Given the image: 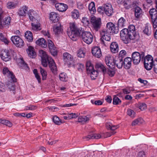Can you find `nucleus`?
I'll list each match as a JSON object with an SVG mask.
<instances>
[{
  "label": "nucleus",
  "mask_w": 157,
  "mask_h": 157,
  "mask_svg": "<svg viewBox=\"0 0 157 157\" xmlns=\"http://www.w3.org/2000/svg\"><path fill=\"white\" fill-rule=\"evenodd\" d=\"M56 9L60 12L65 11L67 9V5L62 3H56L55 4Z\"/></svg>",
  "instance_id": "obj_13"
},
{
  "label": "nucleus",
  "mask_w": 157,
  "mask_h": 157,
  "mask_svg": "<svg viewBox=\"0 0 157 157\" xmlns=\"http://www.w3.org/2000/svg\"><path fill=\"white\" fill-rule=\"evenodd\" d=\"M102 30L113 34H117L119 32L118 28L115 27V25L112 22L108 23L106 25V29H103Z\"/></svg>",
  "instance_id": "obj_4"
},
{
  "label": "nucleus",
  "mask_w": 157,
  "mask_h": 157,
  "mask_svg": "<svg viewBox=\"0 0 157 157\" xmlns=\"http://www.w3.org/2000/svg\"><path fill=\"white\" fill-rule=\"evenodd\" d=\"M73 59L72 56L67 52H65L63 54V59L66 63H68L70 61H72Z\"/></svg>",
  "instance_id": "obj_22"
},
{
  "label": "nucleus",
  "mask_w": 157,
  "mask_h": 157,
  "mask_svg": "<svg viewBox=\"0 0 157 157\" xmlns=\"http://www.w3.org/2000/svg\"><path fill=\"white\" fill-rule=\"evenodd\" d=\"M18 65L22 68L28 71L29 69L27 64L25 62L23 58H18L17 60Z\"/></svg>",
  "instance_id": "obj_15"
},
{
  "label": "nucleus",
  "mask_w": 157,
  "mask_h": 157,
  "mask_svg": "<svg viewBox=\"0 0 157 157\" xmlns=\"http://www.w3.org/2000/svg\"><path fill=\"white\" fill-rule=\"evenodd\" d=\"M72 17L73 18L77 19L79 16V14L78 11L77 10H74L72 12Z\"/></svg>",
  "instance_id": "obj_48"
},
{
  "label": "nucleus",
  "mask_w": 157,
  "mask_h": 157,
  "mask_svg": "<svg viewBox=\"0 0 157 157\" xmlns=\"http://www.w3.org/2000/svg\"><path fill=\"white\" fill-rule=\"evenodd\" d=\"M105 14L109 16H111L113 13L111 5L110 4H105Z\"/></svg>",
  "instance_id": "obj_17"
},
{
  "label": "nucleus",
  "mask_w": 157,
  "mask_h": 157,
  "mask_svg": "<svg viewBox=\"0 0 157 157\" xmlns=\"http://www.w3.org/2000/svg\"><path fill=\"white\" fill-rule=\"evenodd\" d=\"M5 90V86L4 84L0 82V91L4 92Z\"/></svg>",
  "instance_id": "obj_62"
},
{
  "label": "nucleus",
  "mask_w": 157,
  "mask_h": 157,
  "mask_svg": "<svg viewBox=\"0 0 157 157\" xmlns=\"http://www.w3.org/2000/svg\"><path fill=\"white\" fill-rule=\"evenodd\" d=\"M37 106L35 105H30L28 106L25 107V109L27 110H34L36 109Z\"/></svg>",
  "instance_id": "obj_56"
},
{
  "label": "nucleus",
  "mask_w": 157,
  "mask_h": 157,
  "mask_svg": "<svg viewBox=\"0 0 157 157\" xmlns=\"http://www.w3.org/2000/svg\"><path fill=\"white\" fill-rule=\"evenodd\" d=\"M36 43L37 45L44 48H46L47 46V42L43 38L39 39L36 41Z\"/></svg>",
  "instance_id": "obj_23"
},
{
  "label": "nucleus",
  "mask_w": 157,
  "mask_h": 157,
  "mask_svg": "<svg viewBox=\"0 0 157 157\" xmlns=\"http://www.w3.org/2000/svg\"><path fill=\"white\" fill-rule=\"evenodd\" d=\"M151 20L153 28H156L157 27V17L152 18Z\"/></svg>",
  "instance_id": "obj_55"
},
{
  "label": "nucleus",
  "mask_w": 157,
  "mask_h": 157,
  "mask_svg": "<svg viewBox=\"0 0 157 157\" xmlns=\"http://www.w3.org/2000/svg\"><path fill=\"white\" fill-rule=\"evenodd\" d=\"M49 60H50L48 58H41V63L43 66L45 67H46L48 66L47 62H48Z\"/></svg>",
  "instance_id": "obj_45"
},
{
  "label": "nucleus",
  "mask_w": 157,
  "mask_h": 157,
  "mask_svg": "<svg viewBox=\"0 0 157 157\" xmlns=\"http://www.w3.org/2000/svg\"><path fill=\"white\" fill-rule=\"evenodd\" d=\"M126 20L123 17H121L118 21V27H123L125 26Z\"/></svg>",
  "instance_id": "obj_33"
},
{
  "label": "nucleus",
  "mask_w": 157,
  "mask_h": 157,
  "mask_svg": "<svg viewBox=\"0 0 157 157\" xmlns=\"http://www.w3.org/2000/svg\"><path fill=\"white\" fill-rule=\"evenodd\" d=\"M90 119L89 117L86 116L83 117H80L78 119V122H86L89 120Z\"/></svg>",
  "instance_id": "obj_40"
},
{
  "label": "nucleus",
  "mask_w": 157,
  "mask_h": 157,
  "mask_svg": "<svg viewBox=\"0 0 157 157\" xmlns=\"http://www.w3.org/2000/svg\"><path fill=\"white\" fill-rule=\"evenodd\" d=\"M28 8V7L25 6L21 8L19 10L18 13L19 16H25L26 13L25 11H27Z\"/></svg>",
  "instance_id": "obj_30"
},
{
  "label": "nucleus",
  "mask_w": 157,
  "mask_h": 157,
  "mask_svg": "<svg viewBox=\"0 0 157 157\" xmlns=\"http://www.w3.org/2000/svg\"><path fill=\"white\" fill-rule=\"evenodd\" d=\"M2 72L3 74L6 75L9 78H10V80L12 81L13 82H16L17 79L15 77L14 75L12 72L9 71L8 68H4L3 69Z\"/></svg>",
  "instance_id": "obj_7"
},
{
  "label": "nucleus",
  "mask_w": 157,
  "mask_h": 157,
  "mask_svg": "<svg viewBox=\"0 0 157 157\" xmlns=\"http://www.w3.org/2000/svg\"><path fill=\"white\" fill-rule=\"evenodd\" d=\"M85 53L81 49H79L78 51L77 55L78 57L80 58H83L85 56Z\"/></svg>",
  "instance_id": "obj_57"
},
{
  "label": "nucleus",
  "mask_w": 157,
  "mask_h": 157,
  "mask_svg": "<svg viewBox=\"0 0 157 157\" xmlns=\"http://www.w3.org/2000/svg\"><path fill=\"white\" fill-rule=\"evenodd\" d=\"M109 33H107L105 31L101 30L100 32V35L101 38L100 40L101 41V43L104 44L105 46H107V44L105 43L104 40L107 41H109L111 39L110 35Z\"/></svg>",
  "instance_id": "obj_5"
},
{
  "label": "nucleus",
  "mask_w": 157,
  "mask_h": 157,
  "mask_svg": "<svg viewBox=\"0 0 157 157\" xmlns=\"http://www.w3.org/2000/svg\"><path fill=\"white\" fill-rule=\"evenodd\" d=\"M90 22L94 29L96 31H98L101 25V19L99 18L96 19L95 17L92 15L90 17Z\"/></svg>",
  "instance_id": "obj_3"
},
{
  "label": "nucleus",
  "mask_w": 157,
  "mask_h": 157,
  "mask_svg": "<svg viewBox=\"0 0 157 157\" xmlns=\"http://www.w3.org/2000/svg\"><path fill=\"white\" fill-rule=\"evenodd\" d=\"M61 24L59 23L54 25L53 28L54 32L55 35H58L61 32Z\"/></svg>",
  "instance_id": "obj_25"
},
{
  "label": "nucleus",
  "mask_w": 157,
  "mask_h": 157,
  "mask_svg": "<svg viewBox=\"0 0 157 157\" xmlns=\"http://www.w3.org/2000/svg\"><path fill=\"white\" fill-rule=\"evenodd\" d=\"M139 109L142 111L146 109L147 108V105L145 104L142 103L139 106Z\"/></svg>",
  "instance_id": "obj_63"
},
{
  "label": "nucleus",
  "mask_w": 157,
  "mask_h": 157,
  "mask_svg": "<svg viewBox=\"0 0 157 157\" xmlns=\"http://www.w3.org/2000/svg\"><path fill=\"white\" fill-rule=\"evenodd\" d=\"M135 16L137 18H139L142 16V9L138 6L136 7L135 9Z\"/></svg>",
  "instance_id": "obj_27"
},
{
  "label": "nucleus",
  "mask_w": 157,
  "mask_h": 157,
  "mask_svg": "<svg viewBox=\"0 0 157 157\" xmlns=\"http://www.w3.org/2000/svg\"><path fill=\"white\" fill-rule=\"evenodd\" d=\"M40 73L42 76V80H45L47 78V73L46 71L41 67H40Z\"/></svg>",
  "instance_id": "obj_38"
},
{
  "label": "nucleus",
  "mask_w": 157,
  "mask_h": 157,
  "mask_svg": "<svg viewBox=\"0 0 157 157\" xmlns=\"http://www.w3.org/2000/svg\"><path fill=\"white\" fill-rule=\"evenodd\" d=\"M110 48L112 52L116 53L118 51V46L117 44L115 42H112L110 46Z\"/></svg>",
  "instance_id": "obj_24"
},
{
  "label": "nucleus",
  "mask_w": 157,
  "mask_h": 157,
  "mask_svg": "<svg viewBox=\"0 0 157 157\" xmlns=\"http://www.w3.org/2000/svg\"><path fill=\"white\" fill-rule=\"evenodd\" d=\"M91 52L94 56L98 58H100L102 55L101 49L98 47H93L92 48Z\"/></svg>",
  "instance_id": "obj_10"
},
{
  "label": "nucleus",
  "mask_w": 157,
  "mask_h": 157,
  "mask_svg": "<svg viewBox=\"0 0 157 157\" xmlns=\"http://www.w3.org/2000/svg\"><path fill=\"white\" fill-rule=\"evenodd\" d=\"M39 53L40 56L41 57V58H48V56L46 54V52L42 50H40L39 51Z\"/></svg>",
  "instance_id": "obj_54"
},
{
  "label": "nucleus",
  "mask_w": 157,
  "mask_h": 157,
  "mask_svg": "<svg viewBox=\"0 0 157 157\" xmlns=\"http://www.w3.org/2000/svg\"><path fill=\"white\" fill-rule=\"evenodd\" d=\"M127 114L131 117L133 118L135 117V113L133 110L131 109H128L127 111Z\"/></svg>",
  "instance_id": "obj_47"
},
{
  "label": "nucleus",
  "mask_w": 157,
  "mask_h": 157,
  "mask_svg": "<svg viewBox=\"0 0 157 157\" xmlns=\"http://www.w3.org/2000/svg\"><path fill=\"white\" fill-rule=\"evenodd\" d=\"M28 56L30 58H35L36 56V53L34 51V48L32 46L29 47L27 50Z\"/></svg>",
  "instance_id": "obj_19"
},
{
  "label": "nucleus",
  "mask_w": 157,
  "mask_h": 157,
  "mask_svg": "<svg viewBox=\"0 0 157 157\" xmlns=\"http://www.w3.org/2000/svg\"><path fill=\"white\" fill-rule=\"evenodd\" d=\"M114 61L115 65L119 69L121 68L123 65V58L121 57H119L116 58Z\"/></svg>",
  "instance_id": "obj_16"
},
{
  "label": "nucleus",
  "mask_w": 157,
  "mask_h": 157,
  "mask_svg": "<svg viewBox=\"0 0 157 157\" xmlns=\"http://www.w3.org/2000/svg\"><path fill=\"white\" fill-rule=\"evenodd\" d=\"M105 60L106 65L109 68L111 69L115 68V64L114 60L110 58L106 57Z\"/></svg>",
  "instance_id": "obj_12"
},
{
  "label": "nucleus",
  "mask_w": 157,
  "mask_h": 157,
  "mask_svg": "<svg viewBox=\"0 0 157 157\" xmlns=\"http://www.w3.org/2000/svg\"><path fill=\"white\" fill-rule=\"evenodd\" d=\"M132 61V58L129 57H127L124 59L123 61V65L125 68L128 69L130 68Z\"/></svg>",
  "instance_id": "obj_14"
},
{
  "label": "nucleus",
  "mask_w": 157,
  "mask_h": 157,
  "mask_svg": "<svg viewBox=\"0 0 157 157\" xmlns=\"http://www.w3.org/2000/svg\"><path fill=\"white\" fill-rule=\"evenodd\" d=\"M70 31L68 34L69 37L72 40H76L77 38L82 33V37L83 40L88 44H90L93 41V36L89 32H83L82 29L78 28L74 23L70 24Z\"/></svg>",
  "instance_id": "obj_1"
},
{
  "label": "nucleus",
  "mask_w": 157,
  "mask_h": 157,
  "mask_svg": "<svg viewBox=\"0 0 157 157\" xmlns=\"http://www.w3.org/2000/svg\"><path fill=\"white\" fill-rule=\"evenodd\" d=\"M135 27L133 25H130L128 29H124L121 31L120 36L121 40L125 44H127L131 40H135L137 36Z\"/></svg>",
  "instance_id": "obj_2"
},
{
  "label": "nucleus",
  "mask_w": 157,
  "mask_h": 157,
  "mask_svg": "<svg viewBox=\"0 0 157 157\" xmlns=\"http://www.w3.org/2000/svg\"><path fill=\"white\" fill-rule=\"evenodd\" d=\"M89 10L92 14L94 13L96 11L95 4L94 2H91L89 5Z\"/></svg>",
  "instance_id": "obj_34"
},
{
  "label": "nucleus",
  "mask_w": 157,
  "mask_h": 157,
  "mask_svg": "<svg viewBox=\"0 0 157 157\" xmlns=\"http://www.w3.org/2000/svg\"><path fill=\"white\" fill-rule=\"evenodd\" d=\"M140 53L138 52H135L132 54V59L134 64L137 65L141 60Z\"/></svg>",
  "instance_id": "obj_9"
},
{
  "label": "nucleus",
  "mask_w": 157,
  "mask_h": 157,
  "mask_svg": "<svg viewBox=\"0 0 157 157\" xmlns=\"http://www.w3.org/2000/svg\"><path fill=\"white\" fill-rule=\"evenodd\" d=\"M144 63H145V64L148 65V62L150 60L151 61H153V58L151 55H148L144 59Z\"/></svg>",
  "instance_id": "obj_41"
},
{
  "label": "nucleus",
  "mask_w": 157,
  "mask_h": 157,
  "mask_svg": "<svg viewBox=\"0 0 157 157\" xmlns=\"http://www.w3.org/2000/svg\"><path fill=\"white\" fill-rule=\"evenodd\" d=\"M16 6V4L13 2H9L7 4V6L9 9H13L15 8Z\"/></svg>",
  "instance_id": "obj_51"
},
{
  "label": "nucleus",
  "mask_w": 157,
  "mask_h": 157,
  "mask_svg": "<svg viewBox=\"0 0 157 157\" xmlns=\"http://www.w3.org/2000/svg\"><path fill=\"white\" fill-rule=\"evenodd\" d=\"M59 77L61 81L66 82L67 80V75L64 73H61L59 75Z\"/></svg>",
  "instance_id": "obj_44"
},
{
  "label": "nucleus",
  "mask_w": 157,
  "mask_h": 157,
  "mask_svg": "<svg viewBox=\"0 0 157 157\" xmlns=\"http://www.w3.org/2000/svg\"><path fill=\"white\" fill-rule=\"evenodd\" d=\"M25 37L29 42H32L33 40V34L30 31H27L25 33Z\"/></svg>",
  "instance_id": "obj_31"
},
{
  "label": "nucleus",
  "mask_w": 157,
  "mask_h": 157,
  "mask_svg": "<svg viewBox=\"0 0 157 157\" xmlns=\"http://www.w3.org/2000/svg\"><path fill=\"white\" fill-rule=\"evenodd\" d=\"M153 61H149L148 63V65L146 64V65L145 63H144V66L145 68L147 70H150L152 68L153 64Z\"/></svg>",
  "instance_id": "obj_39"
},
{
  "label": "nucleus",
  "mask_w": 157,
  "mask_h": 157,
  "mask_svg": "<svg viewBox=\"0 0 157 157\" xmlns=\"http://www.w3.org/2000/svg\"><path fill=\"white\" fill-rule=\"evenodd\" d=\"M144 121L143 119L141 117L133 121L132 124V126H135L138 123H142Z\"/></svg>",
  "instance_id": "obj_37"
},
{
  "label": "nucleus",
  "mask_w": 157,
  "mask_h": 157,
  "mask_svg": "<svg viewBox=\"0 0 157 157\" xmlns=\"http://www.w3.org/2000/svg\"><path fill=\"white\" fill-rule=\"evenodd\" d=\"M101 137V135L99 134H93L90 135H88L87 136L84 137V139H98Z\"/></svg>",
  "instance_id": "obj_29"
},
{
  "label": "nucleus",
  "mask_w": 157,
  "mask_h": 157,
  "mask_svg": "<svg viewBox=\"0 0 157 157\" xmlns=\"http://www.w3.org/2000/svg\"><path fill=\"white\" fill-rule=\"evenodd\" d=\"M138 157H145V154L144 151H141L139 152Z\"/></svg>",
  "instance_id": "obj_64"
},
{
  "label": "nucleus",
  "mask_w": 157,
  "mask_h": 157,
  "mask_svg": "<svg viewBox=\"0 0 157 157\" xmlns=\"http://www.w3.org/2000/svg\"><path fill=\"white\" fill-rule=\"evenodd\" d=\"M98 72L97 71L94 70L89 73L90 74V77L92 79H94L97 76Z\"/></svg>",
  "instance_id": "obj_43"
},
{
  "label": "nucleus",
  "mask_w": 157,
  "mask_h": 157,
  "mask_svg": "<svg viewBox=\"0 0 157 157\" xmlns=\"http://www.w3.org/2000/svg\"><path fill=\"white\" fill-rule=\"evenodd\" d=\"M121 102V100L117 96H114L113 98V105H117Z\"/></svg>",
  "instance_id": "obj_53"
},
{
  "label": "nucleus",
  "mask_w": 157,
  "mask_h": 157,
  "mask_svg": "<svg viewBox=\"0 0 157 157\" xmlns=\"http://www.w3.org/2000/svg\"><path fill=\"white\" fill-rule=\"evenodd\" d=\"M105 5L99 7L98 9V11L99 13L102 14L105 11Z\"/></svg>",
  "instance_id": "obj_59"
},
{
  "label": "nucleus",
  "mask_w": 157,
  "mask_h": 157,
  "mask_svg": "<svg viewBox=\"0 0 157 157\" xmlns=\"http://www.w3.org/2000/svg\"><path fill=\"white\" fill-rule=\"evenodd\" d=\"M49 67L52 73L54 74L56 73L57 71V67L54 60L52 59H50L48 61Z\"/></svg>",
  "instance_id": "obj_11"
},
{
  "label": "nucleus",
  "mask_w": 157,
  "mask_h": 157,
  "mask_svg": "<svg viewBox=\"0 0 157 157\" xmlns=\"http://www.w3.org/2000/svg\"><path fill=\"white\" fill-rule=\"evenodd\" d=\"M6 86L10 91H13L15 89V86L13 83L9 81L6 83Z\"/></svg>",
  "instance_id": "obj_36"
},
{
  "label": "nucleus",
  "mask_w": 157,
  "mask_h": 157,
  "mask_svg": "<svg viewBox=\"0 0 157 157\" xmlns=\"http://www.w3.org/2000/svg\"><path fill=\"white\" fill-rule=\"evenodd\" d=\"M11 40L17 47H21L24 45V43L23 41L18 36H12L11 38Z\"/></svg>",
  "instance_id": "obj_6"
},
{
  "label": "nucleus",
  "mask_w": 157,
  "mask_h": 157,
  "mask_svg": "<svg viewBox=\"0 0 157 157\" xmlns=\"http://www.w3.org/2000/svg\"><path fill=\"white\" fill-rule=\"evenodd\" d=\"M155 7L156 10L155 8H152L149 11V13L151 18L157 17V2H155Z\"/></svg>",
  "instance_id": "obj_18"
},
{
  "label": "nucleus",
  "mask_w": 157,
  "mask_h": 157,
  "mask_svg": "<svg viewBox=\"0 0 157 157\" xmlns=\"http://www.w3.org/2000/svg\"><path fill=\"white\" fill-rule=\"evenodd\" d=\"M3 124H4L10 127H11L12 126V123L10 121L6 120L4 119Z\"/></svg>",
  "instance_id": "obj_60"
},
{
  "label": "nucleus",
  "mask_w": 157,
  "mask_h": 157,
  "mask_svg": "<svg viewBox=\"0 0 157 157\" xmlns=\"http://www.w3.org/2000/svg\"><path fill=\"white\" fill-rule=\"evenodd\" d=\"M86 69L88 73L94 70L93 65L90 61H87L86 64Z\"/></svg>",
  "instance_id": "obj_32"
},
{
  "label": "nucleus",
  "mask_w": 157,
  "mask_h": 157,
  "mask_svg": "<svg viewBox=\"0 0 157 157\" xmlns=\"http://www.w3.org/2000/svg\"><path fill=\"white\" fill-rule=\"evenodd\" d=\"M49 50L51 54L54 56H55L57 55V50L56 49V47L49 49Z\"/></svg>",
  "instance_id": "obj_52"
},
{
  "label": "nucleus",
  "mask_w": 157,
  "mask_h": 157,
  "mask_svg": "<svg viewBox=\"0 0 157 157\" xmlns=\"http://www.w3.org/2000/svg\"><path fill=\"white\" fill-rule=\"evenodd\" d=\"M0 40L4 42L5 44H8L9 43V41L6 37H4L2 33H0Z\"/></svg>",
  "instance_id": "obj_46"
},
{
  "label": "nucleus",
  "mask_w": 157,
  "mask_h": 157,
  "mask_svg": "<svg viewBox=\"0 0 157 157\" xmlns=\"http://www.w3.org/2000/svg\"><path fill=\"white\" fill-rule=\"evenodd\" d=\"M52 120L56 124L59 125L61 123H63L64 122V121L63 122L60 120L59 117L56 116L53 117Z\"/></svg>",
  "instance_id": "obj_35"
},
{
  "label": "nucleus",
  "mask_w": 157,
  "mask_h": 157,
  "mask_svg": "<svg viewBox=\"0 0 157 157\" xmlns=\"http://www.w3.org/2000/svg\"><path fill=\"white\" fill-rule=\"evenodd\" d=\"M32 29L33 30L35 31L40 30L41 29V28L40 24H34L33 23L31 24Z\"/></svg>",
  "instance_id": "obj_42"
},
{
  "label": "nucleus",
  "mask_w": 157,
  "mask_h": 157,
  "mask_svg": "<svg viewBox=\"0 0 157 157\" xmlns=\"http://www.w3.org/2000/svg\"><path fill=\"white\" fill-rule=\"evenodd\" d=\"M10 17H5L3 21V25H8L10 24Z\"/></svg>",
  "instance_id": "obj_50"
},
{
  "label": "nucleus",
  "mask_w": 157,
  "mask_h": 157,
  "mask_svg": "<svg viewBox=\"0 0 157 157\" xmlns=\"http://www.w3.org/2000/svg\"><path fill=\"white\" fill-rule=\"evenodd\" d=\"M79 115L78 113H68L67 116L63 117V118L65 120H71L72 119L77 117Z\"/></svg>",
  "instance_id": "obj_28"
},
{
  "label": "nucleus",
  "mask_w": 157,
  "mask_h": 157,
  "mask_svg": "<svg viewBox=\"0 0 157 157\" xmlns=\"http://www.w3.org/2000/svg\"><path fill=\"white\" fill-rule=\"evenodd\" d=\"M48 43L49 49L55 47L53 42L50 40H48Z\"/></svg>",
  "instance_id": "obj_61"
},
{
  "label": "nucleus",
  "mask_w": 157,
  "mask_h": 157,
  "mask_svg": "<svg viewBox=\"0 0 157 157\" xmlns=\"http://www.w3.org/2000/svg\"><path fill=\"white\" fill-rule=\"evenodd\" d=\"M95 67L98 72L102 71L104 74H105L106 72L105 67L101 63H97L95 66Z\"/></svg>",
  "instance_id": "obj_20"
},
{
  "label": "nucleus",
  "mask_w": 157,
  "mask_h": 157,
  "mask_svg": "<svg viewBox=\"0 0 157 157\" xmlns=\"http://www.w3.org/2000/svg\"><path fill=\"white\" fill-rule=\"evenodd\" d=\"M50 18L54 23L57 22L59 20L58 15L55 12H52L50 13Z\"/></svg>",
  "instance_id": "obj_21"
},
{
  "label": "nucleus",
  "mask_w": 157,
  "mask_h": 157,
  "mask_svg": "<svg viewBox=\"0 0 157 157\" xmlns=\"http://www.w3.org/2000/svg\"><path fill=\"white\" fill-rule=\"evenodd\" d=\"M124 6L127 9H128L131 7V4L129 0H127L124 2Z\"/></svg>",
  "instance_id": "obj_58"
},
{
  "label": "nucleus",
  "mask_w": 157,
  "mask_h": 157,
  "mask_svg": "<svg viewBox=\"0 0 157 157\" xmlns=\"http://www.w3.org/2000/svg\"><path fill=\"white\" fill-rule=\"evenodd\" d=\"M28 14L30 19L32 21L37 17V14L33 10H29L28 13Z\"/></svg>",
  "instance_id": "obj_26"
},
{
  "label": "nucleus",
  "mask_w": 157,
  "mask_h": 157,
  "mask_svg": "<svg viewBox=\"0 0 157 157\" xmlns=\"http://www.w3.org/2000/svg\"><path fill=\"white\" fill-rule=\"evenodd\" d=\"M143 32L146 35L149 36L151 33V29L149 28L148 26H146L145 27L144 29L143 30Z\"/></svg>",
  "instance_id": "obj_49"
},
{
  "label": "nucleus",
  "mask_w": 157,
  "mask_h": 157,
  "mask_svg": "<svg viewBox=\"0 0 157 157\" xmlns=\"http://www.w3.org/2000/svg\"><path fill=\"white\" fill-rule=\"evenodd\" d=\"M0 56L2 59L5 61H9L11 58L10 52L6 49L2 50L1 52Z\"/></svg>",
  "instance_id": "obj_8"
}]
</instances>
